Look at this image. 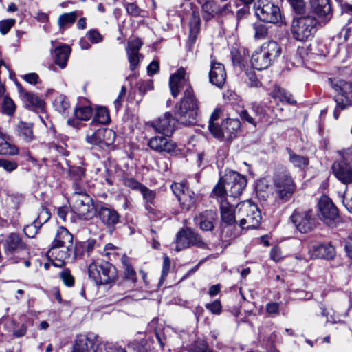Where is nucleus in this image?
<instances>
[{
	"label": "nucleus",
	"mask_w": 352,
	"mask_h": 352,
	"mask_svg": "<svg viewBox=\"0 0 352 352\" xmlns=\"http://www.w3.org/2000/svg\"><path fill=\"white\" fill-rule=\"evenodd\" d=\"M171 95L176 98L182 90L184 96L175 106L177 121L184 125H190L195 122L198 111V103L188 80L186 78L184 68L180 67L172 74L169 80Z\"/></svg>",
	"instance_id": "nucleus-1"
},
{
	"label": "nucleus",
	"mask_w": 352,
	"mask_h": 352,
	"mask_svg": "<svg viewBox=\"0 0 352 352\" xmlns=\"http://www.w3.org/2000/svg\"><path fill=\"white\" fill-rule=\"evenodd\" d=\"M281 52V47L276 41H266L252 54V65L258 70L267 69L278 58Z\"/></svg>",
	"instance_id": "nucleus-2"
},
{
	"label": "nucleus",
	"mask_w": 352,
	"mask_h": 352,
	"mask_svg": "<svg viewBox=\"0 0 352 352\" xmlns=\"http://www.w3.org/2000/svg\"><path fill=\"white\" fill-rule=\"evenodd\" d=\"M69 204L72 211L80 218L88 219L93 214V199L80 184L75 186V190L69 198Z\"/></svg>",
	"instance_id": "nucleus-3"
},
{
	"label": "nucleus",
	"mask_w": 352,
	"mask_h": 352,
	"mask_svg": "<svg viewBox=\"0 0 352 352\" xmlns=\"http://www.w3.org/2000/svg\"><path fill=\"white\" fill-rule=\"evenodd\" d=\"M236 216L239 225L243 229L256 228L261 221V213L257 206L250 200L236 205Z\"/></svg>",
	"instance_id": "nucleus-4"
},
{
	"label": "nucleus",
	"mask_w": 352,
	"mask_h": 352,
	"mask_svg": "<svg viewBox=\"0 0 352 352\" xmlns=\"http://www.w3.org/2000/svg\"><path fill=\"white\" fill-rule=\"evenodd\" d=\"M329 84L342 98H336V107L333 111V117L337 120L340 116V112L352 106V82H346L338 78H329Z\"/></svg>",
	"instance_id": "nucleus-5"
},
{
	"label": "nucleus",
	"mask_w": 352,
	"mask_h": 352,
	"mask_svg": "<svg viewBox=\"0 0 352 352\" xmlns=\"http://www.w3.org/2000/svg\"><path fill=\"white\" fill-rule=\"evenodd\" d=\"M318 21L314 16H300L293 19L291 32L293 37L300 41L312 38L316 32Z\"/></svg>",
	"instance_id": "nucleus-6"
},
{
	"label": "nucleus",
	"mask_w": 352,
	"mask_h": 352,
	"mask_svg": "<svg viewBox=\"0 0 352 352\" xmlns=\"http://www.w3.org/2000/svg\"><path fill=\"white\" fill-rule=\"evenodd\" d=\"M88 274L97 285L109 284L115 280L117 276L116 267L107 261H93L88 267Z\"/></svg>",
	"instance_id": "nucleus-7"
},
{
	"label": "nucleus",
	"mask_w": 352,
	"mask_h": 352,
	"mask_svg": "<svg viewBox=\"0 0 352 352\" xmlns=\"http://www.w3.org/2000/svg\"><path fill=\"white\" fill-rule=\"evenodd\" d=\"M4 254L12 263H17L28 254L26 244L18 234H10L3 241Z\"/></svg>",
	"instance_id": "nucleus-8"
},
{
	"label": "nucleus",
	"mask_w": 352,
	"mask_h": 352,
	"mask_svg": "<svg viewBox=\"0 0 352 352\" xmlns=\"http://www.w3.org/2000/svg\"><path fill=\"white\" fill-rule=\"evenodd\" d=\"M273 184L278 198L283 201L290 199L296 189L289 172L285 168L274 173Z\"/></svg>",
	"instance_id": "nucleus-9"
},
{
	"label": "nucleus",
	"mask_w": 352,
	"mask_h": 352,
	"mask_svg": "<svg viewBox=\"0 0 352 352\" xmlns=\"http://www.w3.org/2000/svg\"><path fill=\"white\" fill-rule=\"evenodd\" d=\"M170 188L177 197L182 210L189 211L195 207L198 195L189 188L186 182H175Z\"/></svg>",
	"instance_id": "nucleus-10"
},
{
	"label": "nucleus",
	"mask_w": 352,
	"mask_h": 352,
	"mask_svg": "<svg viewBox=\"0 0 352 352\" xmlns=\"http://www.w3.org/2000/svg\"><path fill=\"white\" fill-rule=\"evenodd\" d=\"M254 8L256 15L261 21L276 23L281 20L282 15L280 8L273 1H255Z\"/></svg>",
	"instance_id": "nucleus-11"
},
{
	"label": "nucleus",
	"mask_w": 352,
	"mask_h": 352,
	"mask_svg": "<svg viewBox=\"0 0 352 352\" xmlns=\"http://www.w3.org/2000/svg\"><path fill=\"white\" fill-rule=\"evenodd\" d=\"M221 181H224L229 195L233 197H239L247 186L245 177L232 170L226 172Z\"/></svg>",
	"instance_id": "nucleus-12"
},
{
	"label": "nucleus",
	"mask_w": 352,
	"mask_h": 352,
	"mask_svg": "<svg viewBox=\"0 0 352 352\" xmlns=\"http://www.w3.org/2000/svg\"><path fill=\"white\" fill-rule=\"evenodd\" d=\"M291 220L301 233L311 231L317 223V219L311 210L302 212L295 210L291 216Z\"/></svg>",
	"instance_id": "nucleus-13"
},
{
	"label": "nucleus",
	"mask_w": 352,
	"mask_h": 352,
	"mask_svg": "<svg viewBox=\"0 0 352 352\" xmlns=\"http://www.w3.org/2000/svg\"><path fill=\"white\" fill-rule=\"evenodd\" d=\"M240 127L241 122L238 119H227L222 122L218 129L212 126V135L219 140L230 141L236 137Z\"/></svg>",
	"instance_id": "nucleus-14"
},
{
	"label": "nucleus",
	"mask_w": 352,
	"mask_h": 352,
	"mask_svg": "<svg viewBox=\"0 0 352 352\" xmlns=\"http://www.w3.org/2000/svg\"><path fill=\"white\" fill-rule=\"evenodd\" d=\"M72 252L73 245H52L47 256L54 266L61 267L72 261Z\"/></svg>",
	"instance_id": "nucleus-15"
},
{
	"label": "nucleus",
	"mask_w": 352,
	"mask_h": 352,
	"mask_svg": "<svg viewBox=\"0 0 352 352\" xmlns=\"http://www.w3.org/2000/svg\"><path fill=\"white\" fill-rule=\"evenodd\" d=\"M318 209L324 223L333 226L339 219L338 210L327 196H322L318 201Z\"/></svg>",
	"instance_id": "nucleus-16"
},
{
	"label": "nucleus",
	"mask_w": 352,
	"mask_h": 352,
	"mask_svg": "<svg viewBox=\"0 0 352 352\" xmlns=\"http://www.w3.org/2000/svg\"><path fill=\"white\" fill-rule=\"evenodd\" d=\"M331 170L333 175L342 184L352 185V164L344 158L335 161Z\"/></svg>",
	"instance_id": "nucleus-17"
},
{
	"label": "nucleus",
	"mask_w": 352,
	"mask_h": 352,
	"mask_svg": "<svg viewBox=\"0 0 352 352\" xmlns=\"http://www.w3.org/2000/svg\"><path fill=\"white\" fill-rule=\"evenodd\" d=\"M96 212L101 223L111 233L113 232L116 226L120 223L118 212L115 209L105 206L96 208Z\"/></svg>",
	"instance_id": "nucleus-18"
},
{
	"label": "nucleus",
	"mask_w": 352,
	"mask_h": 352,
	"mask_svg": "<svg viewBox=\"0 0 352 352\" xmlns=\"http://www.w3.org/2000/svg\"><path fill=\"white\" fill-rule=\"evenodd\" d=\"M176 123L177 120L172 114L166 112L157 120L153 121L151 125L156 132L169 137L173 133Z\"/></svg>",
	"instance_id": "nucleus-19"
},
{
	"label": "nucleus",
	"mask_w": 352,
	"mask_h": 352,
	"mask_svg": "<svg viewBox=\"0 0 352 352\" xmlns=\"http://www.w3.org/2000/svg\"><path fill=\"white\" fill-rule=\"evenodd\" d=\"M105 345L99 343L96 337H82L78 339L73 352H103Z\"/></svg>",
	"instance_id": "nucleus-20"
},
{
	"label": "nucleus",
	"mask_w": 352,
	"mask_h": 352,
	"mask_svg": "<svg viewBox=\"0 0 352 352\" xmlns=\"http://www.w3.org/2000/svg\"><path fill=\"white\" fill-rule=\"evenodd\" d=\"M147 145L154 151L157 153H172L176 148V144L171 140L168 139L167 136H154L150 138L148 141Z\"/></svg>",
	"instance_id": "nucleus-21"
},
{
	"label": "nucleus",
	"mask_w": 352,
	"mask_h": 352,
	"mask_svg": "<svg viewBox=\"0 0 352 352\" xmlns=\"http://www.w3.org/2000/svg\"><path fill=\"white\" fill-rule=\"evenodd\" d=\"M312 13L315 14L321 23H327L332 17V8L330 1H309Z\"/></svg>",
	"instance_id": "nucleus-22"
},
{
	"label": "nucleus",
	"mask_w": 352,
	"mask_h": 352,
	"mask_svg": "<svg viewBox=\"0 0 352 352\" xmlns=\"http://www.w3.org/2000/svg\"><path fill=\"white\" fill-rule=\"evenodd\" d=\"M209 79L212 85L218 87H223L226 79V72L223 64L214 60H211Z\"/></svg>",
	"instance_id": "nucleus-23"
},
{
	"label": "nucleus",
	"mask_w": 352,
	"mask_h": 352,
	"mask_svg": "<svg viewBox=\"0 0 352 352\" xmlns=\"http://www.w3.org/2000/svg\"><path fill=\"white\" fill-rule=\"evenodd\" d=\"M313 258L333 259L336 256L335 248L329 243L313 245L309 250Z\"/></svg>",
	"instance_id": "nucleus-24"
},
{
	"label": "nucleus",
	"mask_w": 352,
	"mask_h": 352,
	"mask_svg": "<svg viewBox=\"0 0 352 352\" xmlns=\"http://www.w3.org/2000/svg\"><path fill=\"white\" fill-rule=\"evenodd\" d=\"M20 96L25 103V106L31 110L43 109L44 101L36 94L25 91L21 86H19Z\"/></svg>",
	"instance_id": "nucleus-25"
},
{
	"label": "nucleus",
	"mask_w": 352,
	"mask_h": 352,
	"mask_svg": "<svg viewBox=\"0 0 352 352\" xmlns=\"http://www.w3.org/2000/svg\"><path fill=\"white\" fill-rule=\"evenodd\" d=\"M33 124L20 121L16 126V136L25 143H30L36 139L34 134Z\"/></svg>",
	"instance_id": "nucleus-26"
},
{
	"label": "nucleus",
	"mask_w": 352,
	"mask_h": 352,
	"mask_svg": "<svg viewBox=\"0 0 352 352\" xmlns=\"http://www.w3.org/2000/svg\"><path fill=\"white\" fill-rule=\"evenodd\" d=\"M220 211L223 223L227 226L236 224V207L234 208L227 201H222L220 204Z\"/></svg>",
	"instance_id": "nucleus-27"
},
{
	"label": "nucleus",
	"mask_w": 352,
	"mask_h": 352,
	"mask_svg": "<svg viewBox=\"0 0 352 352\" xmlns=\"http://www.w3.org/2000/svg\"><path fill=\"white\" fill-rule=\"evenodd\" d=\"M215 213L212 210H206L195 217V221L204 231H210L214 228L213 221Z\"/></svg>",
	"instance_id": "nucleus-28"
},
{
	"label": "nucleus",
	"mask_w": 352,
	"mask_h": 352,
	"mask_svg": "<svg viewBox=\"0 0 352 352\" xmlns=\"http://www.w3.org/2000/svg\"><path fill=\"white\" fill-rule=\"evenodd\" d=\"M73 245V235L65 228L60 227L52 245Z\"/></svg>",
	"instance_id": "nucleus-29"
},
{
	"label": "nucleus",
	"mask_w": 352,
	"mask_h": 352,
	"mask_svg": "<svg viewBox=\"0 0 352 352\" xmlns=\"http://www.w3.org/2000/svg\"><path fill=\"white\" fill-rule=\"evenodd\" d=\"M70 52V47L66 45L58 47L54 50V61L60 68L65 67Z\"/></svg>",
	"instance_id": "nucleus-30"
},
{
	"label": "nucleus",
	"mask_w": 352,
	"mask_h": 352,
	"mask_svg": "<svg viewBox=\"0 0 352 352\" xmlns=\"http://www.w3.org/2000/svg\"><path fill=\"white\" fill-rule=\"evenodd\" d=\"M113 352H148V349L144 341H133L129 343L127 349L117 344H112L110 347Z\"/></svg>",
	"instance_id": "nucleus-31"
},
{
	"label": "nucleus",
	"mask_w": 352,
	"mask_h": 352,
	"mask_svg": "<svg viewBox=\"0 0 352 352\" xmlns=\"http://www.w3.org/2000/svg\"><path fill=\"white\" fill-rule=\"evenodd\" d=\"M190 246L188 237V228L181 230L176 236L175 250L179 252Z\"/></svg>",
	"instance_id": "nucleus-32"
},
{
	"label": "nucleus",
	"mask_w": 352,
	"mask_h": 352,
	"mask_svg": "<svg viewBox=\"0 0 352 352\" xmlns=\"http://www.w3.org/2000/svg\"><path fill=\"white\" fill-rule=\"evenodd\" d=\"M271 96L274 98H278L281 102L285 101L291 104L296 103L292 95L279 86H275L274 90L271 92Z\"/></svg>",
	"instance_id": "nucleus-33"
},
{
	"label": "nucleus",
	"mask_w": 352,
	"mask_h": 352,
	"mask_svg": "<svg viewBox=\"0 0 352 352\" xmlns=\"http://www.w3.org/2000/svg\"><path fill=\"white\" fill-rule=\"evenodd\" d=\"M121 263L124 268V274L126 281L135 283L137 280L136 272L130 263L129 258L124 255L121 258Z\"/></svg>",
	"instance_id": "nucleus-34"
},
{
	"label": "nucleus",
	"mask_w": 352,
	"mask_h": 352,
	"mask_svg": "<svg viewBox=\"0 0 352 352\" xmlns=\"http://www.w3.org/2000/svg\"><path fill=\"white\" fill-rule=\"evenodd\" d=\"M287 152L289 155V161L295 167L300 169L305 168L309 164V159L302 155H297L292 149L287 148Z\"/></svg>",
	"instance_id": "nucleus-35"
},
{
	"label": "nucleus",
	"mask_w": 352,
	"mask_h": 352,
	"mask_svg": "<svg viewBox=\"0 0 352 352\" xmlns=\"http://www.w3.org/2000/svg\"><path fill=\"white\" fill-rule=\"evenodd\" d=\"M79 15V12L74 11L61 14L58 19V23L60 29L69 27L76 20Z\"/></svg>",
	"instance_id": "nucleus-36"
},
{
	"label": "nucleus",
	"mask_w": 352,
	"mask_h": 352,
	"mask_svg": "<svg viewBox=\"0 0 352 352\" xmlns=\"http://www.w3.org/2000/svg\"><path fill=\"white\" fill-rule=\"evenodd\" d=\"M85 175V170L80 166H70L69 168V175L70 179L73 181V189L75 190L76 184H80V181L84 178Z\"/></svg>",
	"instance_id": "nucleus-37"
},
{
	"label": "nucleus",
	"mask_w": 352,
	"mask_h": 352,
	"mask_svg": "<svg viewBox=\"0 0 352 352\" xmlns=\"http://www.w3.org/2000/svg\"><path fill=\"white\" fill-rule=\"evenodd\" d=\"M227 195H229V194L226 186V183H224V181H221V177L219 182L213 188L211 196L219 199L221 203L222 201H227L226 199Z\"/></svg>",
	"instance_id": "nucleus-38"
},
{
	"label": "nucleus",
	"mask_w": 352,
	"mask_h": 352,
	"mask_svg": "<svg viewBox=\"0 0 352 352\" xmlns=\"http://www.w3.org/2000/svg\"><path fill=\"white\" fill-rule=\"evenodd\" d=\"M110 121V117L107 109L104 107H98L96 109L94 118L91 122V125L96 124H105Z\"/></svg>",
	"instance_id": "nucleus-39"
},
{
	"label": "nucleus",
	"mask_w": 352,
	"mask_h": 352,
	"mask_svg": "<svg viewBox=\"0 0 352 352\" xmlns=\"http://www.w3.org/2000/svg\"><path fill=\"white\" fill-rule=\"evenodd\" d=\"M101 134H100V140H101V145L100 147H103L104 146H111L114 143L116 139V133L115 132L109 129H105L102 127H100Z\"/></svg>",
	"instance_id": "nucleus-40"
},
{
	"label": "nucleus",
	"mask_w": 352,
	"mask_h": 352,
	"mask_svg": "<svg viewBox=\"0 0 352 352\" xmlns=\"http://www.w3.org/2000/svg\"><path fill=\"white\" fill-rule=\"evenodd\" d=\"M252 110L261 122H268L270 107L263 104H252Z\"/></svg>",
	"instance_id": "nucleus-41"
},
{
	"label": "nucleus",
	"mask_w": 352,
	"mask_h": 352,
	"mask_svg": "<svg viewBox=\"0 0 352 352\" xmlns=\"http://www.w3.org/2000/svg\"><path fill=\"white\" fill-rule=\"evenodd\" d=\"M201 7L205 14L204 18L206 20L210 19L212 16L221 12L220 9L217 6L215 1H205L201 5Z\"/></svg>",
	"instance_id": "nucleus-42"
},
{
	"label": "nucleus",
	"mask_w": 352,
	"mask_h": 352,
	"mask_svg": "<svg viewBox=\"0 0 352 352\" xmlns=\"http://www.w3.org/2000/svg\"><path fill=\"white\" fill-rule=\"evenodd\" d=\"M1 105V112L8 116H12L16 111V104L10 97H4L3 100L0 104Z\"/></svg>",
	"instance_id": "nucleus-43"
},
{
	"label": "nucleus",
	"mask_w": 352,
	"mask_h": 352,
	"mask_svg": "<svg viewBox=\"0 0 352 352\" xmlns=\"http://www.w3.org/2000/svg\"><path fill=\"white\" fill-rule=\"evenodd\" d=\"M291 7L293 10L299 15L307 16L309 15V10L311 9L309 5V1H289Z\"/></svg>",
	"instance_id": "nucleus-44"
},
{
	"label": "nucleus",
	"mask_w": 352,
	"mask_h": 352,
	"mask_svg": "<svg viewBox=\"0 0 352 352\" xmlns=\"http://www.w3.org/2000/svg\"><path fill=\"white\" fill-rule=\"evenodd\" d=\"M100 134L101 131L100 128L98 129H89L87 132L86 135V141L87 143L91 145H96L100 146L101 145V140H100Z\"/></svg>",
	"instance_id": "nucleus-45"
},
{
	"label": "nucleus",
	"mask_w": 352,
	"mask_h": 352,
	"mask_svg": "<svg viewBox=\"0 0 352 352\" xmlns=\"http://www.w3.org/2000/svg\"><path fill=\"white\" fill-rule=\"evenodd\" d=\"M54 106L59 113H64L69 109V102L65 96L60 95L55 98Z\"/></svg>",
	"instance_id": "nucleus-46"
},
{
	"label": "nucleus",
	"mask_w": 352,
	"mask_h": 352,
	"mask_svg": "<svg viewBox=\"0 0 352 352\" xmlns=\"http://www.w3.org/2000/svg\"><path fill=\"white\" fill-rule=\"evenodd\" d=\"M188 237L190 245H195L203 249L207 247V244L204 241L201 236L190 228H188Z\"/></svg>",
	"instance_id": "nucleus-47"
},
{
	"label": "nucleus",
	"mask_w": 352,
	"mask_h": 352,
	"mask_svg": "<svg viewBox=\"0 0 352 352\" xmlns=\"http://www.w3.org/2000/svg\"><path fill=\"white\" fill-rule=\"evenodd\" d=\"M93 115V110L89 106L79 107L75 109V116L78 120H88Z\"/></svg>",
	"instance_id": "nucleus-48"
},
{
	"label": "nucleus",
	"mask_w": 352,
	"mask_h": 352,
	"mask_svg": "<svg viewBox=\"0 0 352 352\" xmlns=\"http://www.w3.org/2000/svg\"><path fill=\"white\" fill-rule=\"evenodd\" d=\"M254 31V38L257 40L265 38L268 33L267 28L261 22L255 23L252 25Z\"/></svg>",
	"instance_id": "nucleus-49"
},
{
	"label": "nucleus",
	"mask_w": 352,
	"mask_h": 352,
	"mask_svg": "<svg viewBox=\"0 0 352 352\" xmlns=\"http://www.w3.org/2000/svg\"><path fill=\"white\" fill-rule=\"evenodd\" d=\"M11 331L15 338H21L25 335L27 327L25 324L16 323L15 320L11 321Z\"/></svg>",
	"instance_id": "nucleus-50"
},
{
	"label": "nucleus",
	"mask_w": 352,
	"mask_h": 352,
	"mask_svg": "<svg viewBox=\"0 0 352 352\" xmlns=\"http://www.w3.org/2000/svg\"><path fill=\"white\" fill-rule=\"evenodd\" d=\"M143 43L141 39L138 38L128 41L127 46L126 47V54H140L139 51Z\"/></svg>",
	"instance_id": "nucleus-51"
},
{
	"label": "nucleus",
	"mask_w": 352,
	"mask_h": 352,
	"mask_svg": "<svg viewBox=\"0 0 352 352\" xmlns=\"http://www.w3.org/2000/svg\"><path fill=\"white\" fill-rule=\"evenodd\" d=\"M189 352H213L211 349L208 347V343L206 340H197L189 349Z\"/></svg>",
	"instance_id": "nucleus-52"
},
{
	"label": "nucleus",
	"mask_w": 352,
	"mask_h": 352,
	"mask_svg": "<svg viewBox=\"0 0 352 352\" xmlns=\"http://www.w3.org/2000/svg\"><path fill=\"white\" fill-rule=\"evenodd\" d=\"M0 168H3L8 173H12L18 168V163L15 160L0 159Z\"/></svg>",
	"instance_id": "nucleus-53"
},
{
	"label": "nucleus",
	"mask_w": 352,
	"mask_h": 352,
	"mask_svg": "<svg viewBox=\"0 0 352 352\" xmlns=\"http://www.w3.org/2000/svg\"><path fill=\"white\" fill-rule=\"evenodd\" d=\"M18 148L14 146H12L7 141L3 142L0 144V155H14L18 154Z\"/></svg>",
	"instance_id": "nucleus-54"
},
{
	"label": "nucleus",
	"mask_w": 352,
	"mask_h": 352,
	"mask_svg": "<svg viewBox=\"0 0 352 352\" xmlns=\"http://www.w3.org/2000/svg\"><path fill=\"white\" fill-rule=\"evenodd\" d=\"M193 21H191L190 23V38L192 39L194 42L196 38V34L199 32V26L200 20L198 16H196L195 12H193Z\"/></svg>",
	"instance_id": "nucleus-55"
},
{
	"label": "nucleus",
	"mask_w": 352,
	"mask_h": 352,
	"mask_svg": "<svg viewBox=\"0 0 352 352\" xmlns=\"http://www.w3.org/2000/svg\"><path fill=\"white\" fill-rule=\"evenodd\" d=\"M60 277L66 286L72 287L74 285V278L69 269H65L60 272Z\"/></svg>",
	"instance_id": "nucleus-56"
},
{
	"label": "nucleus",
	"mask_w": 352,
	"mask_h": 352,
	"mask_svg": "<svg viewBox=\"0 0 352 352\" xmlns=\"http://www.w3.org/2000/svg\"><path fill=\"white\" fill-rule=\"evenodd\" d=\"M146 208L149 218L153 221L160 220L164 217V213L150 205H146Z\"/></svg>",
	"instance_id": "nucleus-57"
},
{
	"label": "nucleus",
	"mask_w": 352,
	"mask_h": 352,
	"mask_svg": "<svg viewBox=\"0 0 352 352\" xmlns=\"http://www.w3.org/2000/svg\"><path fill=\"white\" fill-rule=\"evenodd\" d=\"M123 184L126 187H128L131 190H135L139 191L144 186L141 183L138 182L136 179L129 177H124L123 178Z\"/></svg>",
	"instance_id": "nucleus-58"
},
{
	"label": "nucleus",
	"mask_w": 352,
	"mask_h": 352,
	"mask_svg": "<svg viewBox=\"0 0 352 352\" xmlns=\"http://www.w3.org/2000/svg\"><path fill=\"white\" fill-rule=\"evenodd\" d=\"M128 60L129 62V67L131 71H133L139 65L141 59L144 56L141 54H126Z\"/></svg>",
	"instance_id": "nucleus-59"
},
{
	"label": "nucleus",
	"mask_w": 352,
	"mask_h": 352,
	"mask_svg": "<svg viewBox=\"0 0 352 352\" xmlns=\"http://www.w3.org/2000/svg\"><path fill=\"white\" fill-rule=\"evenodd\" d=\"M87 38L92 43H99L102 41L103 36L96 29H91L87 33Z\"/></svg>",
	"instance_id": "nucleus-60"
},
{
	"label": "nucleus",
	"mask_w": 352,
	"mask_h": 352,
	"mask_svg": "<svg viewBox=\"0 0 352 352\" xmlns=\"http://www.w3.org/2000/svg\"><path fill=\"white\" fill-rule=\"evenodd\" d=\"M16 23V20L14 19H8L6 20L0 21V32L5 35L6 34L12 27Z\"/></svg>",
	"instance_id": "nucleus-61"
},
{
	"label": "nucleus",
	"mask_w": 352,
	"mask_h": 352,
	"mask_svg": "<svg viewBox=\"0 0 352 352\" xmlns=\"http://www.w3.org/2000/svg\"><path fill=\"white\" fill-rule=\"evenodd\" d=\"M96 241L94 239H89L86 242L78 243V250L80 249H85L86 254L89 256L91 252L93 251Z\"/></svg>",
	"instance_id": "nucleus-62"
},
{
	"label": "nucleus",
	"mask_w": 352,
	"mask_h": 352,
	"mask_svg": "<svg viewBox=\"0 0 352 352\" xmlns=\"http://www.w3.org/2000/svg\"><path fill=\"white\" fill-rule=\"evenodd\" d=\"M343 204L347 210L352 213V185L346 188V192L343 199Z\"/></svg>",
	"instance_id": "nucleus-63"
},
{
	"label": "nucleus",
	"mask_w": 352,
	"mask_h": 352,
	"mask_svg": "<svg viewBox=\"0 0 352 352\" xmlns=\"http://www.w3.org/2000/svg\"><path fill=\"white\" fill-rule=\"evenodd\" d=\"M50 217L51 214L48 210L47 208H43L34 223L36 224L44 223L50 219Z\"/></svg>",
	"instance_id": "nucleus-64"
}]
</instances>
